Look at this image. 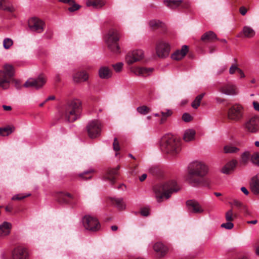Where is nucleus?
I'll return each instance as SVG.
<instances>
[{
    "label": "nucleus",
    "instance_id": "obj_13",
    "mask_svg": "<svg viewBox=\"0 0 259 259\" xmlns=\"http://www.w3.org/2000/svg\"><path fill=\"white\" fill-rule=\"evenodd\" d=\"M245 129L252 133L257 132L259 130V116H254L250 117L245 123Z\"/></svg>",
    "mask_w": 259,
    "mask_h": 259
},
{
    "label": "nucleus",
    "instance_id": "obj_30",
    "mask_svg": "<svg viewBox=\"0 0 259 259\" xmlns=\"http://www.w3.org/2000/svg\"><path fill=\"white\" fill-rule=\"evenodd\" d=\"M73 78L74 82H80L88 80L89 76L86 72L82 71L75 73Z\"/></svg>",
    "mask_w": 259,
    "mask_h": 259
},
{
    "label": "nucleus",
    "instance_id": "obj_46",
    "mask_svg": "<svg viewBox=\"0 0 259 259\" xmlns=\"http://www.w3.org/2000/svg\"><path fill=\"white\" fill-rule=\"evenodd\" d=\"M13 45V41L9 38H6L3 41V46L6 49H9Z\"/></svg>",
    "mask_w": 259,
    "mask_h": 259
},
{
    "label": "nucleus",
    "instance_id": "obj_28",
    "mask_svg": "<svg viewBox=\"0 0 259 259\" xmlns=\"http://www.w3.org/2000/svg\"><path fill=\"white\" fill-rule=\"evenodd\" d=\"M237 163L236 160H232L228 162L222 169V172L225 174H229L235 168Z\"/></svg>",
    "mask_w": 259,
    "mask_h": 259
},
{
    "label": "nucleus",
    "instance_id": "obj_41",
    "mask_svg": "<svg viewBox=\"0 0 259 259\" xmlns=\"http://www.w3.org/2000/svg\"><path fill=\"white\" fill-rule=\"evenodd\" d=\"M236 218V214H234L232 209L228 210L225 213V218L227 222H232Z\"/></svg>",
    "mask_w": 259,
    "mask_h": 259
},
{
    "label": "nucleus",
    "instance_id": "obj_44",
    "mask_svg": "<svg viewBox=\"0 0 259 259\" xmlns=\"http://www.w3.org/2000/svg\"><path fill=\"white\" fill-rule=\"evenodd\" d=\"M252 163L259 166V152H255L250 156Z\"/></svg>",
    "mask_w": 259,
    "mask_h": 259
},
{
    "label": "nucleus",
    "instance_id": "obj_52",
    "mask_svg": "<svg viewBox=\"0 0 259 259\" xmlns=\"http://www.w3.org/2000/svg\"><path fill=\"white\" fill-rule=\"evenodd\" d=\"M113 149L116 151H118L120 150V146L117 139L115 138L113 144Z\"/></svg>",
    "mask_w": 259,
    "mask_h": 259
},
{
    "label": "nucleus",
    "instance_id": "obj_22",
    "mask_svg": "<svg viewBox=\"0 0 259 259\" xmlns=\"http://www.w3.org/2000/svg\"><path fill=\"white\" fill-rule=\"evenodd\" d=\"M189 48L188 46L186 45H184L182 46L181 50H178L176 51L175 53H174L171 55V58L175 60H180L182 59L188 52Z\"/></svg>",
    "mask_w": 259,
    "mask_h": 259
},
{
    "label": "nucleus",
    "instance_id": "obj_33",
    "mask_svg": "<svg viewBox=\"0 0 259 259\" xmlns=\"http://www.w3.org/2000/svg\"><path fill=\"white\" fill-rule=\"evenodd\" d=\"M0 10L11 13L15 10L14 7L12 5L7 4L6 0H0Z\"/></svg>",
    "mask_w": 259,
    "mask_h": 259
},
{
    "label": "nucleus",
    "instance_id": "obj_49",
    "mask_svg": "<svg viewBox=\"0 0 259 259\" xmlns=\"http://www.w3.org/2000/svg\"><path fill=\"white\" fill-rule=\"evenodd\" d=\"M234 227L233 224L231 222H227L225 223H223L221 225V227L225 228L226 229L230 230Z\"/></svg>",
    "mask_w": 259,
    "mask_h": 259
},
{
    "label": "nucleus",
    "instance_id": "obj_32",
    "mask_svg": "<svg viewBox=\"0 0 259 259\" xmlns=\"http://www.w3.org/2000/svg\"><path fill=\"white\" fill-rule=\"evenodd\" d=\"M196 132L193 129L186 130L184 134L183 139L186 142H189L193 140L195 138Z\"/></svg>",
    "mask_w": 259,
    "mask_h": 259
},
{
    "label": "nucleus",
    "instance_id": "obj_21",
    "mask_svg": "<svg viewBox=\"0 0 259 259\" xmlns=\"http://www.w3.org/2000/svg\"><path fill=\"white\" fill-rule=\"evenodd\" d=\"M164 5L167 7L172 9H176L179 7L182 8H187L189 7V5L186 2H184L183 1H171V0H165L163 2Z\"/></svg>",
    "mask_w": 259,
    "mask_h": 259
},
{
    "label": "nucleus",
    "instance_id": "obj_59",
    "mask_svg": "<svg viewBox=\"0 0 259 259\" xmlns=\"http://www.w3.org/2000/svg\"><path fill=\"white\" fill-rule=\"evenodd\" d=\"M215 100L218 103H222L225 101V99L221 98L220 97L215 98Z\"/></svg>",
    "mask_w": 259,
    "mask_h": 259
},
{
    "label": "nucleus",
    "instance_id": "obj_1",
    "mask_svg": "<svg viewBox=\"0 0 259 259\" xmlns=\"http://www.w3.org/2000/svg\"><path fill=\"white\" fill-rule=\"evenodd\" d=\"M208 172L207 166L203 162L193 161L188 166L186 181L191 185L196 186L202 183V179Z\"/></svg>",
    "mask_w": 259,
    "mask_h": 259
},
{
    "label": "nucleus",
    "instance_id": "obj_17",
    "mask_svg": "<svg viewBox=\"0 0 259 259\" xmlns=\"http://www.w3.org/2000/svg\"><path fill=\"white\" fill-rule=\"evenodd\" d=\"M219 91L223 94L230 96H234L238 94L237 88L231 83L223 85L219 88Z\"/></svg>",
    "mask_w": 259,
    "mask_h": 259
},
{
    "label": "nucleus",
    "instance_id": "obj_14",
    "mask_svg": "<svg viewBox=\"0 0 259 259\" xmlns=\"http://www.w3.org/2000/svg\"><path fill=\"white\" fill-rule=\"evenodd\" d=\"M144 57V52L141 50H136L129 52L126 56V61L128 64H132L139 61Z\"/></svg>",
    "mask_w": 259,
    "mask_h": 259
},
{
    "label": "nucleus",
    "instance_id": "obj_8",
    "mask_svg": "<svg viewBox=\"0 0 259 259\" xmlns=\"http://www.w3.org/2000/svg\"><path fill=\"white\" fill-rule=\"evenodd\" d=\"M82 224L84 228L91 232H97L101 228L98 220L96 218L90 215H85L83 218Z\"/></svg>",
    "mask_w": 259,
    "mask_h": 259
},
{
    "label": "nucleus",
    "instance_id": "obj_10",
    "mask_svg": "<svg viewBox=\"0 0 259 259\" xmlns=\"http://www.w3.org/2000/svg\"><path fill=\"white\" fill-rule=\"evenodd\" d=\"M47 77L43 74H40L37 78H29L24 84L26 88L33 87L36 89L42 87L47 82Z\"/></svg>",
    "mask_w": 259,
    "mask_h": 259
},
{
    "label": "nucleus",
    "instance_id": "obj_48",
    "mask_svg": "<svg viewBox=\"0 0 259 259\" xmlns=\"http://www.w3.org/2000/svg\"><path fill=\"white\" fill-rule=\"evenodd\" d=\"M123 64L122 63L119 62L115 64H113L112 66L115 71L117 72H118L121 71L123 67Z\"/></svg>",
    "mask_w": 259,
    "mask_h": 259
},
{
    "label": "nucleus",
    "instance_id": "obj_18",
    "mask_svg": "<svg viewBox=\"0 0 259 259\" xmlns=\"http://www.w3.org/2000/svg\"><path fill=\"white\" fill-rule=\"evenodd\" d=\"M12 257L13 259H28L27 250L21 246L17 247L13 251Z\"/></svg>",
    "mask_w": 259,
    "mask_h": 259
},
{
    "label": "nucleus",
    "instance_id": "obj_47",
    "mask_svg": "<svg viewBox=\"0 0 259 259\" xmlns=\"http://www.w3.org/2000/svg\"><path fill=\"white\" fill-rule=\"evenodd\" d=\"M233 204L237 207H242V208L244 210V211L247 213H248V214L249 213L246 206L243 205V204L241 202H240L238 200H235L233 201Z\"/></svg>",
    "mask_w": 259,
    "mask_h": 259
},
{
    "label": "nucleus",
    "instance_id": "obj_63",
    "mask_svg": "<svg viewBox=\"0 0 259 259\" xmlns=\"http://www.w3.org/2000/svg\"><path fill=\"white\" fill-rule=\"evenodd\" d=\"M147 178V175L144 174H143L140 178L139 180L141 182L144 181Z\"/></svg>",
    "mask_w": 259,
    "mask_h": 259
},
{
    "label": "nucleus",
    "instance_id": "obj_43",
    "mask_svg": "<svg viewBox=\"0 0 259 259\" xmlns=\"http://www.w3.org/2000/svg\"><path fill=\"white\" fill-rule=\"evenodd\" d=\"M250 157V153L248 151L244 152L241 156V163L244 165L246 164Z\"/></svg>",
    "mask_w": 259,
    "mask_h": 259
},
{
    "label": "nucleus",
    "instance_id": "obj_40",
    "mask_svg": "<svg viewBox=\"0 0 259 259\" xmlns=\"http://www.w3.org/2000/svg\"><path fill=\"white\" fill-rule=\"evenodd\" d=\"M224 150L226 153H235L239 151V149L232 145H227L224 147Z\"/></svg>",
    "mask_w": 259,
    "mask_h": 259
},
{
    "label": "nucleus",
    "instance_id": "obj_45",
    "mask_svg": "<svg viewBox=\"0 0 259 259\" xmlns=\"http://www.w3.org/2000/svg\"><path fill=\"white\" fill-rule=\"evenodd\" d=\"M31 194L30 193L28 194H18L15 195L13 196L12 199L13 200H21L26 197L30 196Z\"/></svg>",
    "mask_w": 259,
    "mask_h": 259
},
{
    "label": "nucleus",
    "instance_id": "obj_27",
    "mask_svg": "<svg viewBox=\"0 0 259 259\" xmlns=\"http://www.w3.org/2000/svg\"><path fill=\"white\" fill-rule=\"evenodd\" d=\"M105 4L104 0H87L86 2L87 7H92L95 9H101Z\"/></svg>",
    "mask_w": 259,
    "mask_h": 259
},
{
    "label": "nucleus",
    "instance_id": "obj_64",
    "mask_svg": "<svg viewBox=\"0 0 259 259\" xmlns=\"http://www.w3.org/2000/svg\"><path fill=\"white\" fill-rule=\"evenodd\" d=\"M3 108L6 111H10L12 110V107L10 106L3 105Z\"/></svg>",
    "mask_w": 259,
    "mask_h": 259
},
{
    "label": "nucleus",
    "instance_id": "obj_35",
    "mask_svg": "<svg viewBox=\"0 0 259 259\" xmlns=\"http://www.w3.org/2000/svg\"><path fill=\"white\" fill-rule=\"evenodd\" d=\"M242 33L245 37L247 38H251L255 35L254 30L249 26H244Z\"/></svg>",
    "mask_w": 259,
    "mask_h": 259
},
{
    "label": "nucleus",
    "instance_id": "obj_60",
    "mask_svg": "<svg viewBox=\"0 0 259 259\" xmlns=\"http://www.w3.org/2000/svg\"><path fill=\"white\" fill-rule=\"evenodd\" d=\"M59 2L64 4L74 3V0H59Z\"/></svg>",
    "mask_w": 259,
    "mask_h": 259
},
{
    "label": "nucleus",
    "instance_id": "obj_38",
    "mask_svg": "<svg viewBox=\"0 0 259 259\" xmlns=\"http://www.w3.org/2000/svg\"><path fill=\"white\" fill-rule=\"evenodd\" d=\"M205 94V93H203L196 96L195 100L191 104V106L193 108L197 109L198 108V107L200 106L201 101Z\"/></svg>",
    "mask_w": 259,
    "mask_h": 259
},
{
    "label": "nucleus",
    "instance_id": "obj_20",
    "mask_svg": "<svg viewBox=\"0 0 259 259\" xmlns=\"http://www.w3.org/2000/svg\"><path fill=\"white\" fill-rule=\"evenodd\" d=\"M153 249L158 257L164 256L168 252L169 248L161 242H157L153 245Z\"/></svg>",
    "mask_w": 259,
    "mask_h": 259
},
{
    "label": "nucleus",
    "instance_id": "obj_16",
    "mask_svg": "<svg viewBox=\"0 0 259 259\" xmlns=\"http://www.w3.org/2000/svg\"><path fill=\"white\" fill-rule=\"evenodd\" d=\"M57 200L60 203H69L71 200H75L71 194L66 192H58L55 194Z\"/></svg>",
    "mask_w": 259,
    "mask_h": 259
},
{
    "label": "nucleus",
    "instance_id": "obj_26",
    "mask_svg": "<svg viewBox=\"0 0 259 259\" xmlns=\"http://www.w3.org/2000/svg\"><path fill=\"white\" fill-rule=\"evenodd\" d=\"M12 224L7 222H4L0 225V236L8 235L11 232Z\"/></svg>",
    "mask_w": 259,
    "mask_h": 259
},
{
    "label": "nucleus",
    "instance_id": "obj_50",
    "mask_svg": "<svg viewBox=\"0 0 259 259\" xmlns=\"http://www.w3.org/2000/svg\"><path fill=\"white\" fill-rule=\"evenodd\" d=\"M182 119L185 122H190L192 120V117L188 113H185L182 116Z\"/></svg>",
    "mask_w": 259,
    "mask_h": 259
},
{
    "label": "nucleus",
    "instance_id": "obj_6",
    "mask_svg": "<svg viewBox=\"0 0 259 259\" xmlns=\"http://www.w3.org/2000/svg\"><path fill=\"white\" fill-rule=\"evenodd\" d=\"M120 37V33L116 29H111L109 31L106 38V42L108 48L113 53H117L119 52V46L118 41Z\"/></svg>",
    "mask_w": 259,
    "mask_h": 259
},
{
    "label": "nucleus",
    "instance_id": "obj_9",
    "mask_svg": "<svg viewBox=\"0 0 259 259\" xmlns=\"http://www.w3.org/2000/svg\"><path fill=\"white\" fill-rule=\"evenodd\" d=\"M86 128L90 138H96L101 135L102 124L99 120H93L88 123Z\"/></svg>",
    "mask_w": 259,
    "mask_h": 259
},
{
    "label": "nucleus",
    "instance_id": "obj_62",
    "mask_svg": "<svg viewBox=\"0 0 259 259\" xmlns=\"http://www.w3.org/2000/svg\"><path fill=\"white\" fill-rule=\"evenodd\" d=\"M5 210L7 212H11L13 210V206L12 205H9L5 207Z\"/></svg>",
    "mask_w": 259,
    "mask_h": 259
},
{
    "label": "nucleus",
    "instance_id": "obj_31",
    "mask_svg": "<svg viewBox=\"0 0 259 259\" xmlns=\"http://www.w3.org/2000/svg\"><path fill=\"white\" fill-rule=\"evenodd\" d=\"M99 75L101 78L108 79L111 77L112 71L108 67L103 66L99 70Z\"/></svg>",
    "mask_w": 259,
    "mask_h": 259
},
{
    "label": "nucleus",
    "instance_id": "obj_61",
    "mask_svg": "<svg viewBox=\"0 0 259 259\" xmlns=\"http://www.w3.org/2000/svg\"><path fill=\"white\" fill-rule=\"evenodd\" d=\"M241 190L246 195H247L249 194V192L248 191L247 189L244 187H241Z\"/></svg>",
    "mask_w": 259,
    "mask_h": 259
},
{
    "label": "nucleus",
    "instance_id": "obj_5",
    "mask_svg": "<svg viewBox=\"0 0 259 259\" xmlns=\"http://www.w3.org/2000/svg\"><path fill=\"white\" fill-rule=\"evenodd\" d=\"M14 75V68L12 65H4L3 69L0 70V88L4 90L9 88L12 77Z\"/></svg>",
    "mask_w": 259,
    "mask_h": 259
},
{
    "label": "nucleus",
    "instance_id": "obj_39",
    "mask_svg": "<svg viewBox=\"0 0 259 259\" xmlns=\"http://www.w3.org/2000/svg\"><path fill=\"white\" fill-rule=\"evenodd\" d=\"M149 26L152 29H157L160 27H162L164 24L160 21L159 20H152L149 22Z\"/></svg>",
    "mask_w": 259,
    "mask_h": 259
},
{
    "label": "nucleus",
    "instance_id": "obj_56",
    "mask_svg": "<svg viewBox=\"0 0 259 259\" xmlns=\"http://www.w3.org/2000/svg\"><path fill=\"white\" fill-rule=\"evenodd\" d=\"M247 9L244 7H241L239 9V12L241 13V15L243 16L245 15L246 13H247Z\"/></svg>",
    "mask_w": 259,
    "mask_h": 259
},
{
    "label": "nucleus",
    "instance_id": "obj_23",
    "mask_svg": "<svg viewBox=\"0 0 259 259\" xmlns=\"http://www.w3.org/2000/svg\"><path fill=\"white\" fill-rule=\"evenodd\" d=\"M153 69L150 68L136 67L133 69V72L136 75L141 76L149 75Z\"/></svg>",
    "mask_w": 259,
    "mask_h": 259
},
{
    "label": "nucleus",
    "instance_id": "obj_51",
    "mask_svg": "<svg viewBox=\"0 0 259 259\" xmlns=\"http://www.w3.org/2000/svg\"><path fill=\"white\" fill-rule=\"evenodd\" d=\"M73 5L71 7L68 8V10L70 12H73L75 11L78 10L80 8V6L74 3H72Z\"/></svg>",
    "mask_w": 259,
    "mask_h": 259
},
{
    "label": "nucleus",
    "instance_id": "obj_36",
    "mask_svg": "<svg viewBox=\"0 0 259 259\" xmlns=\"http://www.w3.org/2000/svg\"><path fill=\"white\" fill-rule=\"evenodd\" d=\"M161 118L159 121V124H162L166 122L167 118L169 117L173 113L171 110L166 109L165 111H161L160 112Z\"/></svg>",
    "mask_w": 259,
    "mask_h": 259
},
{
    "label": "nucleus",
    "instance_id": "obj_12",
    "mask_svg": "<svg viewBox=\"0 0 259 259\" xmlns=\"http://www.w3.org/2000/svg\"><path fill=\"white\" fill-rule=\"evenodd\" d=\"M28 26L32 31L41 33L44 30L45 23L36 17L30 18L28 22Z\"/></svg>",
    "mask_w": 259,
    "mask_h": 259
},
{
    "label": "nucleus",
    "instance_id": "obj_37",
    "mask_svg": "<svg viewBox=\"0 0 259 259\" xmlns=\"http://www.w3.org/2000/svg\"><path fill=\"white\" fill-rule=\"evenodd\" d=\"M15 130L14 127L7 126L0 128V136H8L12 133Z\"/></svg>",
    "mask_w": 259,
    "mask_h": 259
},
{
    "label": "nucleus",
    "instance_id": "obj_34",
    "mask_svg": "<svg viewBox=\"0 0 259 259\" xmlns=\"http://www.w3.org/2000/svg\"><path fill=\"white\" fill-rule=\"evenodd\" d=\"M95 172L93 169H91L89 170L85 171L82 173L78 174V177L81 180H87L91 179L93 177V174Z\"/></svg>",
    "mask_w": 259,
    "mask_h": 259
},
{
    "label": "nucleus",
    "instance_id": "obj_19",
    "mask_svg": "<svg viewBox=\"0 0 259 259\" xmlns=\"http://www.w3.org/2000/svg\"><path fill=\"white\" fill-rule=\"evenodd\" d=\"M188 210L194 213H200L203 212V209L200 204L194 200H189L186 202Z\"/></svg>",
    "mask_w": 259,
    "mask_h": 259
},
{
    "label": "nucleus",
    "instance_id": "obj_2",
    "mask_svg": "<svg viewBox=\"0 0 259 259\" xmlns=\"http://www.w3.org/2000/svg\"><path fill=\"white\" fill-rule=\"evenodd\" d=\"M153 189L157 202H161L163 198L167 199L172 193L178 192L180 187L175 181L171 180L155 186Z\"/></svg>",
    "mask_w": 259,
    "mask_h": 259
},
{
    "label": "nucleus",
    "instance_id": "obj_57",
    "mask_svg": "<svg viewBox=\"0 0 259 259\" xmlns=\"http://www.w3.org/2000/svg\"><path fill=\"white\" fill-rule=\"evenodd\" d=\"M158 170V168L156 167H152L149 169V171L153 175H156V172Z\"/></svg>",
    "mask_w": 259,
    "mask_h": 259
},
{
    "label": "nucleus",
    "instance_id": "obj_3",
    "mask_svg": "<svg viewBox=\"0 0 259 259\" xmlns=\"http://www.w3.org/2000/svg\"><path fill=\"white\" fill-rule=\"evenodd\" d=\"M81 107V103L77 99L68 102L62 108L61 117L68 122H73L79 117Z\"/></svg>",
    "mask_w": 259,
    "mask_h": 259
},
{
    "label": "nucleus",
    "instance_id": "obj_54",
    "mask_svg": "<svg viewBox=\"0 0 259 259\" xmlns=\"http://www.w3.org/2000/svg\"><path fill=\"white\" fill-rule=\"evenodd\" d=\"M140 213L142 215L147 217L149 214V210L147 208H143L141 209Z\"/></svg>",
    "mask_w": 259,
    "mask_h": 259
},
{
    "label": "nucleus",
    "instance_id": "obj_42",
    "mask_svg": "<svg viewBox=\"0 0 259 259\" xmlns=\"http://www.w3.org/2000/svg\"><path fill=\"white\" fill-rule=\"evenodd\" d=\"M137 111L141 114L146 115L151 111V109L145 105L139 106L137 108Z\"/></svg>",
    "mask_w": 259,
    "mask_h": 259
},
{
    "label": "nucleus",
    "instance_id": "obj_4",
    "mask_svg": "<svg viewBox=\"0 0 259 259\" xmlns=\"http://www.w3.org/2000/svg\"><path fill=\"white\" fill-rule=\"evenodd\" d=\"M162 149L167 153L175 155L181 150L179 141L172 135L168 134L163 136L161 139Z\"/></svg>",
    "mask_w": 259,
    "mask_h": 259
},
{
    "label": "nucleus",
    "instance_id": "obj_55",
    "mask_svg": "<svg viewBox=\"0 0 259 259\" xmlns=\"http://www.w3.org/2000/svg\"><path fill=\"white\" fill-rule=\"evenodd\" d=\"M239 68H238L236 65H233L231 66L229 69V73L231 74H233L235 73L236 71L238 70Z\"/></svg>",
    "mask_w": 259,
    "mask_h": 259
},
{
    "label": "nucleus",
    "instance_id": "obj_58",
    "mask_svg": "<svg viewBox=\"0 0 259 259\" xmlns=\"http://www.w3.org/2000/svg\"><path fill=\"white\" fill-rule=\"evenodd\" d=\"M253 105L254 109L259 111V103L257 102L254 101L253 102Z\"/></svg>",
    "mask_w": 259,
    "mask_h": 259
},
{
    "label": "nucleus",
    "instance_id": "obj_7",
    "mask_svg": "<svg viewBox=\"0 0 259 259\" xmlns=\"http://www.w3.org/2000/svg\"><path fill=\"white\" fill-rule=\"evenodd\" d=\"M243 106L240 104H235L228 109L227 117L229 120L239 121L243 118Z\"/></svg>",
    "mask_w": 259,
    "mask_h": 259
},
{
    "label": "nucleus",
    "instance_id": "obj_25",
    "mask_svg": "<svg viewBox=\"0 0 259 259\" xmlns=\"http://www.w3.org/2000/svg\"><path fill=\"white\" fill-rule=\"evenodd\" d=\"M109 200L112 204L116 206L119 210L125 209V204L122 198L110 197Z\"/></svg>",
    "mask_w": 259,
    "mask_h": 259
},
{
    "label": "nucleus",
    "instance_id": "obj_29",
    "mask_svg": "<svg viewBox=\"0 0 259 259\" xmlns=\"http://www.w3.org/2000/svg\"><path fill=\"white\" fill-rule=\"evenodd\" d=\"M250 188L255 194H259V179L257 176L252 178L250 182Z\"/></svg>",
    "mask_w": 259,
    "mask_h": 259
},
{
    "label": "nucleus",
    "instance_id": "obj_15",
    "mask_svg": "<svg viewBox=\"0 0 259 259\" xmlns=\"http://www.w3.org/2000/svg\"><path fill=\"white\" fill-rule=\"evenodd\" d=\"M119 168V165L114 168H108L104 176V179L109 182L111 185H114L116 182V177L118 175Z\"/></svg>",
    "mask_w": 259,
    "mask_h": 259
},
{
    "label": "nucleus",
    "instance_id": "obj_24",
    "mask_svg": "<svg viewBox=\"0 0 259 259\" xmlns=\"http://www.w3.org/2000/svg\"><path fill=\"white\" fill-rule=\"evenodd\" d=\"M201 39L204 42H213L219 40L216 34L212 31L204 33L201 36Z\"/></svg>",
    "mask_w": 259,
    "mask_h": 259
},
{
    "label": "nucleus",
    "instance_id": "obj_11",
    "mask_svg": "<svg viewBox=\"0 0 259 259\" xmlns=\"http://www.w3.org/2000/svg\"><path fill=\"white\" fill-rule=\"evenodd\" d=\"M170 47L168 43L164 41L157 42L156 47V54L158 57L164 58L167 57L169 54Z\"/></svg>",
    "mask_w": 259,
    "mask_h": 259
},
{
    "label": "nucleus",
    "instance_id": "obj_53",
    "mask_svg": "<svg viewBox=\"0 0 259 259\" xmlns=\"http://www.w3.org/2000/svg\"><path fill=\"white\" fill-rule=\"evenodd\" d=\"M11 82L15 84V86L16 88L19 89L21 87V82L20 80L17 79H15L12 77Z\"/></svg>",
    "mask_w": 259,
    "mask_h": 259
}]
</instances>
